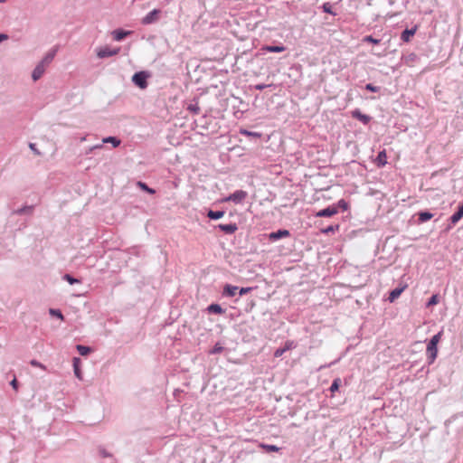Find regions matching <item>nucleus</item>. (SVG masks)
Masks as SVG:
<instances>
[{"instance_id":"f257e3e1","label":"nucleus","mask_w":463,"mask_h":463,"mask_svg":"<svg viewBox=\"0 0 463 463\" xmlns=\"http://www.w3.org/2000/svg\"><path fill=\"white\" fill-rule=\"evenodd\" d=\"M248 196V194L246 191L243 190H237L233 194H230L229 196L222 199V202H233L234 203H241L246 197Z\"/></svg>"},{"instance_id":"f03ea898","label":"nucleus","mask_w":463,"mask_h":463,"mask_svg":"<svg viewBox=\"0 0 463 463\" xmlns=\"http://www.w3.org/2000/svg\"><path fill=\"white\" fill-rule=\"evenodd\" d=\"M146 78L147 75L146 74V72L139 71L133 75L132 80L140 89H146L147 86Z\"/></svg>"},{"instance_id":"7ed1b4c3","label":"nucleus","mask_w":463,"mask_h":463,"mask_svg":"<svg viewBox=\"0 0 463 463\" xmlns=\"http://www.w3.org/2000/svg\"><path fill=\"white\" fill-rule=\"evenodd\" d=\"M426 354L429 364H432L438 355L437 345L429 342L427 345Z\"/></svg>"},{"instance_id":"20e7f679","label":"nucleus","mask_w":463,"mask_h":463,"mask_svg":"<svg viewBox=\"0 0 463 463\" xmlns=\"http://www.w3.org/2000/svg\"><path fill=\"white\" fill-rule=\"evenodd\" d=\"M352 117L361 121L364 125H368L372 119V118L366 114L361 112L360 109H354L352 112Z\"/></svg>"},{"instance_id":"39448f33","label":"nucleus","mask_w":463,"mask_h":463,"mask_svg":"<svg viewBox=\"0 0 463 463\" xmlns=\"http://www.w3.org/2000/svg\"><path fill=\"white\" fill-rule=\"evenodd\" d=\"M160 14V10L154 9L151 12H149L143 19L142 24H150L158 19V15Z\"/></svg>"},{"instance_id":"423d86ee","label":"nucleus","mask_w":463,"mask_h":463,"mask_svg":"<svg viewBox=\"0 0 463 463\" xmlns=\"http://www.w3.org/2000/svg\"><path fill=\"white\" fill-rule=\"evenodd\" d=\"M417 30H418L417 25H414L411 29L407 28V29L403 30L401 34L402 41H403L404 43L410 42L411 37H412L416 33Z\"/></svg>"},{"instance_id":"0eeeda50","label":"nucleus","mask_w":463,"mask_h":463,"mask_svg":"<svg viewBox=\"0 0 463 463\" xmlns=\"http://www.w3.org/2000/svg\"><path fill=\"white\" fill-rule=\"evenodd\" d=\"M337 213V209L334 206L327 207L326 209L320 210L316 213L317 217H331Z\"/></svg>"},{"instance_id":"6e6552de","label":"nucleus","mask_w":463,"mask_h":463,"mask_svg":"<svg viewBox=\"0 0 463 463\" xmlns=\"http://www.w3.org/2000/svg\"><path fill=\"white\" fill-rule=\"evenodd\" d=\"M290 235L288 230H279L277 232L269 233V237L271 241H277L281 238H286Z\"/></svg>"},{"instance_id":"1a4fd4ad","label":"nucleus","mask_w":463,"mask_h":463,"mask_svg":"<svg viewBox=\"0 0 463 463\" xmlns=\"http://www.w3.org/2000/svg\"><path fill=\"white\" fill-rule=\"evenodd\" d=\"M46 67L43 63H39L33 71L32 78L34 81L39 80L44 73Z\"/></svg>"},{"instance_id":"9d476101","label":"nucleus","mask_w":463,"mask_h":463,"mask_svg":"<svg viewBox=\"0 0 463 463\" xmlns=\"http://www.w3.org/2000/svg\"><path fill=\"white\" fill-rule=\"evenodd\" d=\"M387 156L386 151L383 149L380 151L375 158V163L377 166L383 167L387 164Z\"/></svg>"},{"instance_id":"9b49d317","label":"nucleus","mask_w":463,"mask_h":463,"mask_svg":"<svg viewBox=\"0 0 463 463\" xmlns=\"http://www.w3.org/2000/svg\"><path fill=\"white\" fill-rule=\"evenodd\" d=\"M218 228L228 234L234 233L238 229L236 223L219 224Z\"/></svg>"},{"instance_id":"f8f14e48","label":"nucleus","mask_w":463,"mask_h":463,"mask_svg":"<svg viewBox=\"0 0 463 463\" xmlns=\"http://www.w3.org/2000/svg\"><path fill=\"white\" fill-rule=\"evenodd\" d=\"M117 53H118V51H112L109 48L106 47V48L99 50L97 54L99 58H106V57L116 55Z\"/></svg>"},{"instance_id":"ddd939ff","label":"nucleus","mask_w":463,"mask_h":463,"mask_svg":"<svg viewBox=\"0 0 463 463\" xmlns=\"http://www.w3.org/2000/svg\"><path fill=\"white\" fill-rule=\"evenodd\" d=\"M261 50L269 52H282L286 50V48L283 45H278V46L265 45L261 48Z\"/></svg>"},{"instance_id":"4468645a","label":"nucleus","mask_w":463,"mask_h":463,"mask_svg":"<svg viewBox=\"0 0 463 463\" xmlns=\"http://www.w3.org/2000/svg\"><path fill=\"white\" fill-rule=\"evenodd\" d=\"M55 54H56V50H52V51L49 52L43 57V59L40 61V63H43V65L45 67H47L52 61V60L54 59Z\"/></svg>"},{"instance_id":"2eb2a0df","label":"nucleus","mask_w":463,"mask_h":463,"mask_svg":"<svg viewBox=\"0 0 463 463\" xmlns=\"http://www.w3.org/2000/svg\"><path fill=\"white\" fill-rule=\"evenodd\" d=\"M433 217V214L428 211L420 212L418 214V220L420 222H425L430 220Z\"/></svg>"},{"instance_id":"dca6fc26","label":"nucleus","mask_w":463,"mask_h":463,"mask_svg":"<svg viewBox=\"0 0 463 463\" xmlns=\"http://www.w3.org/2000/svg\"><path fill=\"white\" fill-rule=\"evenodd\" d=\"M404 288H395L394 289H392L391 292H390V295H389V300L391 302L394 301L397 298L400 297V295L402 294V292L403 291Z\"/></svg>"},{"instance_id":"f3484780","label":"nucleus","mask_w":463,"mask_h":463,"mask_svg":"<svg viewBox=\"0 0 463 463\" xmlns=\"http://www.w3.org/2000/svg\"><path fill=\"white\" fill-rule=\"evenodd\" d=\"M223 215H224V212H222V211L210 210L207 213V216L212 220H218V219L222 218Z\"/></svg>"},{"instance_id":"a211bd4d","label":"nucleus","mask_w":463,"mask_h":463,"mask_svg":"<svg viewBox=\"0 0 463 463\" xmlns=\"http://www.w3.org/2000/svg\"><path fill=\"white\" fill-rule=\"evenodd\" d=\"M129 33V32H125V31H122V30H117L115 32H113V36H114V39L116 41H121L123 40L128 34Z\"/></svg>"},{"instance_id":"6ab92c4d","label":"nucleus","mask_w":463,"mask_h":463,"mask_svg":"<svg viewBox=\"0 0 463 463\" xmlns=\"http://www.w3.org/2000/svg\"><path fill=\"white\" fill-rule=\"evenodd\" d=\"M260 447L261 449H263L264 450H266L267 452H278L279 450V448L277 447L276 445H269V444L260 443Z\"/></svg>"},{"instance_id":"aec40b11","label":"nucleus","mask_w":463,"mask_h":463,"mask_svg":"<svg viewBox=\"0 0 463 463\" xmlns=\"http://www.w3.org/2000/svg\"><path fill=\"white\" fill-rule=\"evenodd\" d=\"M103 143H111L114 147H117L120 145V140L114 137H109L103 138Z\"/></svg>"},{"instance_id":"412c9836","label":"nucleus","mask_w":463,"mask_h":463,"mask_svg":"<svg viewBox=\"0 0 463 463\" xmlns=\"http://www.w3.org/2000/svg\"><path fill=\"white\" fill-rule=\"evenodd\" d=\"M238 290V287L236 286H231V285H227L224 288V291L226 292V294L230 297H233L235 296L236 292Z\"/></svg>"},{"instance_id":"4be33fe9","label":"nucleus","mask_w":463,"mask_h":463,"mask_svg":"<svg viewBox=\"0 0 463 463\" xmlns=\"http://www.w3.org/2000/svg\"><path fill=\"white\" fill-rule=\"evenodd\" d=\"M439 303V296L437 294L432 295L427 301L426 307H430Z\"/></svg>"},{"instance_id":"5701e85b","label":"nucleus","mask_w":463,"mask_h":463,"mask_svg":"<svg viewBox=\"0 0 463 463\" xmlns=\"http://www.w3.org/2000/svg\"><path fill=\"white\" fill-rule=\"evenodd\" d=\"M208 310L213 313L222 314L223 312L222 307L218 304H212L208 307Z\"/></svg>"},{"instance_id":"b1692460","label":"nucleus","mask_w":463,"mask_h":463,"mask_svg":"<svg viewBox=\"0 0 463 463\" xmlns=\"http://www.w3.org/2000/svg\"><path fill=\"white\" fill-rule=\"evenodd\" d=\"M241 134L243 136H246V137H258V138H260L261 137L260 133L251 132V131H248L245 129L241 130Z\"/></svg>"},{"instance_id":"393cba45","label":"nucleus","mask_w":463,"mask_h":463,"mask_svg":"<svg viewBox=\"0 0 463 463\" xmlns=\"http://www.w3.org/2000/svg\"><path fill=\"white\" fill-rule=\"evenodd\" d=\"M137 185L145 192L150 194H154L156 193V191L150 187H148L145 183H142V182H138L137 183Z\"/></svg>"},{"instance_id":"a878e982","label":"nucleus","mask_w":463,"mask_h":463,"mask_svg":"<svg viewBox=\"0 0 463 463\" xmlns=\"http://www.w3.org/2000/svg\"><path fill=\"white\" fill-rule=\"evenodd\" d=\"M338 228H339V225H330L325 229H322L321 232L325 233V234H328L330 232H335V231L338 230Z\"/></svg>"},{"instance_id":"bb28decb","label":"nucleus","mask_w":463,"mask_h":463,"mask_svg":"<svg viewBox=\"0 0 463 463\" xmlns=\"http://www.w3.org/2000/svg\"><path fill=\"white\" fill-rule=\"evenodd\" d=\"M363 42L371 43L373 44H378L380 43V40L373 38L372 35H366L363 38Z\"/></svg>"},{"instance_id":"cd10ccee","label":"nucleus","mask_w":463,"mask_h":463,"mask_svg":"<svg viewBox=\"0 0 463 463\" xmlns=\"http://www.w3.org/2000/svg\"><path fill=\"white\" fill-rule=\"evenodd\" d=\"M77 349L81 355H86L90 353V348L84 345H78Z\"/></svg>"},{"instance_id":"c85d7f7f","label":"nucleus","mask_w":463,"mask_h":463,"mask_svg":"<svg viewBox=\"0 0 463 463\" xmlns=\"http://www.w3.org/2000/svg\"><path fill=\"white\" fill-rule=\"evenodd\" d=\"M296 347V345L293 341L291 340H288L285 345H284V347H282L284 349V351H288V350H291L293 348Z\"/></svg>"},{"instance_id":"c756f323","label":"nucleus","mask_w":463,"mask_h":463,"mask_svg":"<svg viewBox=\"0 0 463 463\" xmlns=\"http://www.w3.org/2000/svg\"><path fill=\"white\" fill-rule=\"evenodd\" d=\"M364 88L366 90H369L372 92H378L380 90V87L375 86L372 83H367Z\"/></svg>"},{"instance_id":"7c9ffc66","label":"nucleus","mask_w":463,"mask_h":463,"mask_svg":"<svg viewBox=\"0 0 463 463\" xmlns=\"http://www.w3.org/2000/svg\"><path fill=\"white\" fill-rule=\"evenodd\" d=\"M440 338H441V332H439V333H437L436 335H434L430 338V340L429 342H430V343L435 344V345H438V343L439 342Z\"/></svg>"},{"instance_id":"2f4dec72","label":"nucleus","mask_w":463,"mask_h":463,"mask_svg":"<svg viewBox=\"0 0 463 463\" xmlns=\"http://www.w3.org/2000/svg\"><path fill=\"white\" fill-rule=\"evenodd\" d=\"M63 279H64L66 281H68L70 284L80 283V280H79V279L72 278V277H71V275H69V274L64 275Z\"/></svg>"},{"instance_id":"473e14b6","label":"nucleus","mask_w":463,"mask_h":463,"mask_svg":"<svg viewBox=\"0 0 463 463\" xmlns=\"http://www.w3.org/2000/svg\"><path fill=\"white\" fill-rule=\"evenodd\" d=\"M50 314L52 316H55L57 317H59L61 320H63L64 317H63V315L61 313L60 310H57V309H50Z\"/></svg>"},{"instance_id":"72a5a7b5","label":"nucleus","mask_w":463,"mask_h":463,"mask_svg":"<svg viewBox=\"0 0 463 463\" xmlns=\"http://www.w3.org/2000/svg\"><path fill=\"white\" fill-rule=\"evenodd\" d=\"M30 364H31V365H33L34 367H39V368L43 369V370L45 369V366L43 364H41L40 362L36 361V360H32L30 362Z\"/></svg>"},{"instance_id":"f704fd0d","label":"nucleus","mask_w":463,"mask_h":463,"mask_svg":"<svg viewBox=\"0 0 463 463\" xmlns=\"http://www.w3.org/2000/svg\"><path fill=\"white\" fill-rule=\"evenodd\" d=\"M339 388V380L336 379L333 382L331 387H330V390L331 392H335V391H337Z\"/></svg>"},{"instance_id":"c9c22d12","label":"nucleus","mask_w":463,"mask_h":463,"mask_svg":"<svg viewBox=\"0 0 463 463\" xmlns=\"http://www.w3.org/2000/svg\"><path fill=\"white\" fill-rule=\"evenodd\" d=\"M78 360H79L78 358H75V359H74V373H75V375H76L79 379H80V378H81V377H80V372L79 367H78V366H77V364H76V362H77Z\"/></svg>"},{"instance_id":"e433bc0d","label":"nucleus","mask_w":463,"mask_h":463,"mask_svg":"<svg viewBox=\"0 0 463 463\" xmlns=\"http://www.w3.org/2000/svg\"><path fill=\"white\" fill-rule=\"evenodd\" d=\"M285 353L284 349L283 348H278L275 353H274V356L275 357H280L281 355H283V354Z\"/></svg>"},{"instance_id":"4c0bfd02","label":"nucleus","mask_w":463,"mask_h":463,"mask_svg":"<svg viewBox=\"0 0 463 463\" xmlns=\"http://www.w3.org/2000/svg\"><path fill=\"white\" fill-rule=\"evenodd\" d=\"M323 9L325 12L332 14L331 5L328 3L323 5Z\"/></svg>"},{"instance_id":"58836bf2","label":"nucleus","mask_w":463,"mask_h":463,"mask_svg":"<svg viewBox=\"0 0 463 463\" xmlns=\"http://www.w3.org/2000/svg\"><path fill=\"white\" fill-rule=\"evenodd\" d=\"M251 290V288H241L240 289V295H244V294H247L248 292H250Z\"/></svg>"},{"instance_id":"ea45409f","label":"nucleus","mask_w":463,"mask_h":463,"mask_svg":"<svg viewBox=\"0 0 463 463\" xmlns=\"http://www.w3.org/2000/svg\"><path fill=\"white\" fill-rule=\"evenodd\" d=\"M11 385L13 386L14 389H17L18 383L15 378L11 382Z\"/></svg>"},{"instance_id":"a19ab883","label":"nucleus","mask_w":463,"mask_h":463,"mask_svg":"<svg viewBox=\"0 0 463 463\" xmlns=\"http://www.w3.org/2000/svg\"><path fill=\"white\" fill-rule=\"evenodd\" d=\"M30 148H31L33 151H34V153H35V154L40 155V153H39V152L37 151V149L35 148V145H34V144L31 143V144H30Z\"/></svg>"},{"instance_id":"79ce46f5","label":"nucleus","mask_w":463,"mask_h":463,"mask_svg":"<svg viewBox=\"0 0 463 463\" xmlns=\"http://www.w3.org/2000/svg\"><path fill=\"white\" fill-rule=\"evenodd\" d=\"M8 38V36L6 34H4V33H0V43L2 41H5Z\"/></svg>"},{"instance_id":"37998d69","label":"nucleus","mask_w":463,"mask_h":463,"mask_svg":"<svg viewBox=\"0 0 463 463\" xmlns=\"http://www.w3.org/2000/svg\"><path fill=\"white\" fill-rule=\"evenodd\" d=\"M265 87H266L265 85H257V86H256V89H257V90H263Z\"/></svg>"},{"instance_id":"c03bdc74","label":"nucleus","mask_w":463,"mask_h":463,"mask_svg":"<svg viewBox=\"0 0 463 463\" xmlns=\"http://www.w3.org/2000/svg\"><path fill=\"white\" fill-rule=\"evenodd\" d=\"M3 2H4V0H0V3H3Z\"/></svg>"}]
</instances>
